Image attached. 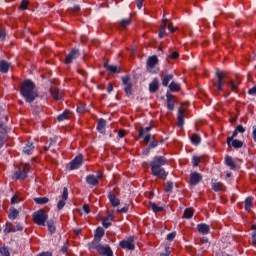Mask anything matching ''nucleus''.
Wrapping results in <instances>:
<instances>
[{
	"label": "nucleus",
	"mask_w": 256,
	"mask_h": 256,
	"mask_svg": "<svg viewBox=\"0 0 256 256\" xmlns=\"http://www.w3.org/2000/svg\"><path fill=\"white\" fill-rule=\"evenodd\" d=\"M94 249L99 253V255H106V256H112L113 250H111V247L109 246H103L101 244H96L94 246Z\"/></svg>",
	"instance_id": "nucleus-8"
},
{
	"label": "nucleus",
	"mask_w": 256,
	"mask_h": 256,
	"mask_svg": "<svg viewBox=\"0 0 256 256\" xmlns=\"http://www.w3.org/2000/svg\"><path fill=\"white\" fill-rule=\"evenodd\" d=\"M65 119H71V112L69 110L64 111L57 117L58 121H65Z\"/></svg>",
	"instance_id": "nucleus-30"
},
{
	"label": "nucleus",
	"mask_w": 256,
	"mask_h": 256,
	"mask_svg": "<svg viewBox=\"0 0 256 256\" xmlns=\"http://www.w3.org/2000/svg\"><path fill=\"white\" fill-rule=\"evenodd\" d=\"M239 133H245V127H243V125H238L233 131L232 136L227 138V145H231V141H233V139H235Z\"/></svg>",
	"instance_id": "nucleus-13"
},
{
	"label": "nucleus",
	"mask_w": 256,
	"mask_h": 256,
	"mask_svg": "<svg viewBox=\"0 0 256 256\" xmlns=\"http://www.w3.org/2000/svg\"><path fill=\"white\" fill-rule=\"evenodd\" d=\"M197 230L198 233H201L202 235H209V231H211V228L207 224H198Z\"/></svg>",
	"instance_id": "nucleus-22"
},
{
	"label": "nucleus",
	"mask_w": 256,
	"mask_h": 256,
	"mask_svg": "<svg viewBox=\"0 0 256 256\" xmlns=\"http://www.w3.org/2000/svg\"><path fill=\"white\" fill-rule=\"evenodd\" d=\"M252 137H253L254 141H256V125L253 126Z\"/></svg>",
	"instance_id": "nucleus-64"
},
{
	"label": "nucleus",
	"mask_w": 256,
	"mask_h": 256,
	"mask_svg": "<svg viewBox=\"0 0 256 256\" xmlns=\"http://www.w3.org/2000/svg\"><path fill=\"white\" fill-rule=\"evenodd\" d=\"M99 179H103V174H99L97 176H95V175H88L86 177V183L88 185H92L93 187H95L96 185H99Z\"/></svg>",
	"instance_id": "nucleus-12"
},
{
	"label": "nucleus",
	"mask_w": 256,
	"mask_h": 256,
	"mask_svg": "<svg viewBox=\"0 0 256 256\" xmlns=\"http://www.w3.org/2000/svg\"><path fill=\"white\" fill-rule=\"evenodd\" d=\"M67 199H69V190L67 189V187L63 188V194L61 196V200L58 201L57 203V209L58 211H61V209H63V207H65L66 205V201Z\"/></svg>",
	"instance_id": "nucleus-9"
},
{
	"label": "nucleus",
	"mask_w": 256,
	"mask_h": 256,
	"mask_svg": "<svg viewBox=\"0 0 256 256\" xmlns=\"http://www.w3.org/2000/svg\"><path fill=\"white\" fill-rule=\"evenodd\" d=\"M153 129L151 126L145 127V128H140L139 130V137H143L145 133H149Z\"/></svg>",
	"instance_id": "nucleus-43"
},
{
	"label": "nucleus",
	"mask_w": 256,
	"mask_h": 256,
	"mask_svg": "<svg viewBox=\"0 0 256 256\" xmlns=\"http://www.w3.org/2000/svg\"><path fill=\"white\" fill-rule=\"evenodd\" d=\"M9 219L15 220L17 217H19V210L15 208H10V213L8 215Z\"/></svg>",
	"instance_id": "nucleus-34"
},
{
	"label": "nucleus",
	"mask_w": 256,
	"mask_h": 256,
	"mask_svg": "<svg viewBox=\"0 0 256 256\" xmlns=\"http://www.w3.org/2000/svg\"><path fill=\"white\" fill-rule=\"evenodd\" d=\"M83 211H85L87 214L91 213V209L89 208V205L84 204L83 205Z\"/></svg>",
	"instance_id": "nucleus-59"
},
{
	"label": "nucleus",
	"mask_w": 256,
	"mask_h": 256,
	"mask_svg": "<svg viewBox=\"0 0 256 256\" xmlns=\"http://www.w3.org/2000/svg\"><path fill=\"white\" fill-rule=\"evenodd\" d=\"M191 143L193 145H199V143H201V136H199L197 134H193L191 137Z\"/></svg>",
	"instance_id": "nucleus-40"
},
{
	"label": "nucleus",
	"mask_w": 256,
	"mask_h": 256,
	"mask_svg": "<svg viewBox=\"0 0 256 256\" xmlns=\"http://www.w3.org/2000/svg\"><path fill=\"white\" fill-rule=\"evenodd\" d=\"M105 127H107V121L105 119L101 118L98 120V125H97V131L99 133H105Z\"/></svg>",
	"instance_id": "nucleus-26"
},
{
	"label": "nucleus",
	"mask_w": 256,
	"mask_h": 256,
	"mask_svg": "<svg viewBox=\"0 0 256 256\" xmlns=\"http://www.w3.org/2000/svg\"><path fill=\"white\" fill-rule=\"evenodd\" d=\"M34 149H35V146H33V143L28 142L23 149V153H25V155H31Z\"/></svg>",
	"instance_id": "nucleus-28"
},
{
	"label": "nucleus",
	"mask_w": 256,
	"mask_h": 256,
	"mask_svg": "<svg viewBox=\"0 0 256 256\" xmlns=\"http://www.w3.org/2000/svg\"><path fill=\"white\" fill-rule=\"evenodd\" d=\"M167 108L169 111H173L175 109V96L173 94L167 93Z\"/></svg>",
	"instance_id": "nucleus-18"
},
{
	"label": "nucleus",
	"mask_w": 256,
	"mask_h": 256,
	"mask_svg": "<svg viewBox=\"0 0 256 256\" xmlns=\"http://www.w3.org/2000/svg\"><path fill=\"white\" fill-rule=\"evenodd\" d=\"M118 137H119L120 139H123V137H125V130H119V131H118Z\"/></svg>",
	"instance_id": "nucleus-61"
},
{
	"label": "nucleus",
	"mask_w": 256,
	"mask_h": 256,
	"mask_svg": "<svg viewBox=\"0 0 256 256\" xmlns=\"http://www.w3.org/2000/svg\"><path fill=\"white\" fill-rule=\"evenodd\" d=\"M104 67L108 73H121V67H117L115 65H109L107 63H104Z\"/></svg>",
	"instance_id": "nucleus-23"
},
{
	"label": "nucleus",
	"mask_w": 256,
	"mask_h": 256,
	"mask_svg": "<svg viewBox=\"0 0 256 256\" xmlns=\"http://www.w3.org/2000/svg\"><path fill=\"white\" fill-rule=\"evenodd\" d=\"M131 25V18L123 19L119 22V29H125Z\"/></svg>",
	"instance_id": "nucleus-32"
},
{
	"label": "nucleus",
	"mask_w": 256,
	"mask_h": 256,
	"mask_svg": "<svg viewBox=\"0 0 256 256\" xmlns=\"http://www.w3.org/2000/svg\"><path fill=\"white\" fill-rule=\"evenodd\" d=\"M108 199H109L112 207H119V205H121V200H119L113 192H109Z\"/></svg>",
	"instance_id": "nucleus-19"
},
{
	"label": "nucleus",
	"mask_w": 256,
	"mask_h": 256,
	"mask_svg": "<svg viewBox=\"0 0 256 256\" xmlns=\"http://www.w3.org/2000/svg\"><path fill=\"white\" fill-rule=\"evenodd\" d=\"M149 206H150V209H152V211L154 213H161V211H163V207L157 206V204H155V202H149Z\"/></svg>",
	"instance_id": "nucleus-33"
},
{
	"label": "nucleus",
	"mask_w": 256,
	"mask_h": 256,
	"mask_svg": "<svg viewBox=\"0 0 256 256\" xmlns=\"http://www.w3.org/2000/svg\"><path fill=\"white\" fill-rule=\"evenodd\" d=\"M193 217V209L187 208L184 210L183 219H191Z\"/></svg>",
	"instance_id": "nucleus-37"
},
{
	"label": "nucleus",
	"mask_w": 256,
	"mask_h": 256,
	"mask_svg": "<svg viewBox=\"0 0 256 256\" xmlns=\"http://www.w3.org/2000/svg\"><path fill=\"white\" fill-rule=\"evenodd\" d=\"M50 93L53 99H56L57 101L63 99V92H61V90H59L58 88H50Z\"/></svg>",
	"instance_id": "nucleus-20"
},
{
	"label": "nucleus",
	"mask_w": 256,
	"mask_h": 256,
	"mask_svg": "<svg viewBox=\"0 0 256 256\" xmlns=\"http://www.w3.org/2000/svg\"><path fill=\"white\" fill-rule=\"evenodd\" d=\"M37 256H53V253H51V252H42V253L38 254Z\"/></svg>",
	"instance_id": "nucleus-62"
},
{
	"label": "nucleus",
	"mask_w": 256,
	"mask_h": 256,
	"mask_svg": "<svg viewBox=\"0 0 256 256\" xmlns=\"http://www.w3.org/2000/svg\"><path fill=\"white\" fill-rule=\"evenodd\" d=\"M105 235V230L101 227H98L96 229V233L94 235V242L93 245H98V243L101 242V239H103V236Z\"/></svg>",
	"instance_id": "nucleus-15"
},
{
	"label": "nucleus",
	"mask_w": 256,
	"mask_h": 256,
	"mask_svg": "<svg viewBox=\"0 0 256 256\" xmlns=\"http://www.w3.org/2000/svg\"><path fill=\"white\" fill-rule=\"evenodd\" d=\"M129 211V205L126 204L123 208L118 210V213H127Z\"/></svg>",
	"instance_id": "nucleus-54"
},
{
	"label": "nucleus",
	"mask_w": 256,
	"mask_h": 256,
	"mask_svg": "<svg viewBox=\"0 0 256 256\" xmlns=\"http://www.w3.org/2000/svg\"><path fill=\"white\" fill-rule=\"evenodd\" d=\"M171 248H169V247H166L165 248V253H161L160 254V256H169V255H171V250H170Z\"/></svg>",
	"instance_id": "nucleus-56"
},
{
	"label": "nucleus",
	"mask_w": 256,
	"mask_h": 256,
	"mask_svg": "<svg viewBox=\"0 0 256 256\" xmlns=\"http://www.w3.org/2000/svg\"><path fill=\"white\" fill-rule=\"evenodd\" d=\"M35 203L37 205H45L46 203H49V198L47 197H39V198H34Z\"/></svg>",
	"instance_id": "nucleus-36"
},
{
	"label": "nucleus",
	"mask_w": 256,
	"mask_h": 256,
	"mask_svg": "<svg viewBox=\"0 0 256 256\" xmlns=\"http://www.w3.org/2000/svg\"><path fill=\"white\" fill-rule=\"evenodd\" d=\"M165 191L166 193H171L173 191V182L171 181L167 182Z\"/></svg>",
	"instance_id": "nucleus-47"
},
{
	"label": "nucleus",
	"mask_w": 256,
	"mask_h": 256,
	"mask_svg": "<svg viewBox=\"0 0 256 256\" xmlns=\"http://www.w3.org/2000/svg\"><path fill=\"white\" fill-rule=\"evenodd\" d=\"M157 63H159V59L157 56H151L147 59V71L149 73L157 74L159 73V68H157Z\"/></svg>",
	"instance_id": "nucleus-5"
},
{
	"label": "nucleus",
	"mask_w": 256,
	"mask_h": 256,
	"mask_svg": "<svg viewBox=\"0 0 256 256\" xmlns=\"http://www.w3.org/2000/svg\"><path fill=\"white\" fill-rule=\"evenodd\" d=\"M159 90V80L155 78L152 83L149 85V91L150 93H157Z\"/></svg>",
	"instance_id": "nucleus-25"
},
{
	"label": "nucleus",
	"mask_w": 256,
	"mask_h": 256,
	"mask_svg": "<svg viewBox=\"0 0 256 256\" xmlns=\"http://www.w3.org/2000/svg\"><path fill=\"white\" fill-rule=\"evenodd\" d=\"M200 163H201V158L200 157L194 156L192 158L193 167H198Z\"/></svg>",
	"instance_id": "nucleus-46"
},
{
	"label": "nucleus",
	"mask_w": 256,
	"mask_h": 256,
	"mask_svg": "<svg viewBox=\"0 0 256 256\" xmlns=\"http://www.w3.org/2000/svg\"><path fill=\"white\" fill-rule=\"evenodd\" d=\"M80 55H81V53L79 52V49L73 48L70 51V53H68L66 56V59H65L66 65L73 63L74 59H77V57H79Z\"/></svg>",
	"instance_id": "nucleus-10"
},
{
	"label": "nucleus",
	"mask_w": 256,
	"mask_h": 256,
	"mask_svg": "<svg viewBox=\"0 0 256 256\" xmlns=\"http://www.w3.org/2000/svg\"><path fill=\"white\" fill-rule=\"evenodd\" d=\"M136 5H137L138 9H142L143 8V0H137Z\"/></svg>",
	"instance_id": "nucleus-60"
},
{
	"label": "nucleus",
	"mask_w": 256,
	"mask_h": 256,
	"mask_svg": "<svg viewBox=\"0 0 256 256\" xmlns=\"http://www.w3.org/2000/svg\"><path fill=\"white\" fill-rule=\"evenodd\" d=\"M248 95H256V86L248 90Z\"/></svg>",
	"instance_id": "nucleus-58"
},
{
	"label": "nucleus",
	"mask_w": 256,
	"mask_h": 256,
	"mask_svg": "<svg viewBox=\"0 0 256 256\" xmlns=\"http://www.w3.org/2000/svg\"><path fill=\"white\" fill-rule=\"evenodd\" d=\"M19 202V197L17 195H14L12 198H11V204L12 205H15V203H18Z\"/></svg>",
	"instance_id": "nucleus-57"
},
{
	"label": "nucleus",
	"mask_w": 256,
	"mask_h": 256,
	"mask_svg": "<svg viewBox=\"0 0 256 256\" xmlns=\"http://www.w3.org/2000/svg\"><path fill=\"white\" fill-rule=\"evenodd\" d=\"M5 145V129L0 126V149Z\"/></svg>",
	"instance_id": "nucleus-38"
},
{
	"label": "nucleus",
	"mask_w": 256,
	"mask_h": 256,
	"mask_svg": "<svg viewBox=\"0 0 256 256\" xmlns=\"http://www.w3.org/2000/svg\"><path fill=\"white\" fill-rule=\"evenodd\" d=\"M20 93L24 97L26 103H33L39 97L37 87L31 80H25L20 87Z\"/></svg>",
	"instance_id": "nucleus-1"
},
{
	"label": "nucleus",
	"mask_w": 256,
	"mask_h": 256,
	"mask_svg": "<svg viewBox=\"0 0 256 256\" xmlns=\"http://www.w3.org/2000/svg\"><path fill=\"white\" fill-rule=\"evenodd\" d=\"M225 163L228 167H230V169H237V165H235V162L231 156L225 157Z\"/></svg>",
	"instance_id": "nucleus-31"
},
{
	"label": "nucleus",
	"mask_w": 256,
	"mask_h": 256,
	"mask_svg": "<svg viewBox=\"0 0 256 256\" xmlns=\"http://www.w3.org/2000/svg\"><path fill=\"white\" fill-rule=\"evenodd\" d=\"M12 228H14V233L16 231H23V226H21L19 223H15L14 225H11Z\"/></svg>",
	"instance_id": "nucleus-49"
},
{
	"label": "nucleus",
	"mask_w": 256,
	"mask_h": 256,
	"mask_svg": "<svg viewBox=\"0 0 256 256\" xmlns=\"http://www.w3.org/2000/svg\"><path fill=\"white\" fill-rule=\"evenodd\" d=\"M5 31H3V30H0V40L1 41H5Z\"/></svg>",
	"instance_id": "nucleus-63"
},
{
	"label": "nucleus",
	"mask_w": 256,
	"mask_h": 256,
	"mask_svg": "<svg viewBox=\"0 0 256 256\" xmlns=\"http://www.w3.org/2000/svg\"><path fill=\"white\" fill-rule=\"evenodd\" d=\"M185 125V110L183 106L178 109V116H177V126L181 127Z\"/></svg>",
	"instance_id": "nucleus-16"
},
{
	"label": "nucleus",
	"mask_w": 256,
	"mask_h": 256,
	"mask_svg": "<svg viewBox=\"0 0 256 256\" xmlns=\"http://www.w3.org/2000/svg\"><path fill=\"white\" fill-rule=\"evenodd\" d=\"M0 255L1 256H11V253L9 252V249L5 246L0 247Z\"/></svg>",
	"instance_id": "nucleus-44"
},
{
	"label": "nucleus",
	"mask_w": 256,
	"mask_h": 256,
	"mask_svg": "<svg viewBox=\"0 0 256 256\" xmlns=\"http://www.w3.org/2000/svg\"><path fill=\"white\" fill-rule=\"evenodd\" d=\"M177 237V232H172L167 235V241H173Z\"/></svg>",
	"instance_id": "nucleus-51"
},
{
	"label": "nucleus",
	"mask_w": 256,
	"mask_h": 256,
	"mask_svg": "<svg viewBox=\"0 0 256 256\" xmlns=\"http://www.w3.org/2000/svg\"><path fill=\"white\" fill-rule=\"evenodd\" d=\"M119 245L122 249H126L127 251H133L135 250V238H133V236H130L128 239L122 240Z\"/></svg>",
	"instance_id": "nucleus-6"
},
{
	"label": "nucleus",
	"mask_w": 256,
	"mask_h": 256,
	"mask_svg": "<svg viewBox=\"0 0 256 256\" xmlns=\"http://www.w3.org/2000/svg\"><path fill=\"white\" fill-rule=\"evenodd\" d=\"M252 229H253L252 243H253V245H256V225H253Z\"/></svg>",
	"instance_id": "nucleus-48"
},
{
	"label": "nucleus",
	"mask_w": 256,
	"mask_h": 256,
	"mask_svg": "<svg viewBox=\"0 0 256 256\" xmlns=\"http://www.w3.org/2000/svg\"><path fill=\"white\" fill-rule=\"evenodd\" d=\"M212 189H213V191H221V190H223V183H221V182H213L212 183Z\"/></svg>",
	"instance_id": "nucleus-41"
},
{
	"label": "nucleus",
	"mask_w": 256,
	"mask_h": 256,
	"mask_svg": "<svg viewBox=\"0 0 256 256\" xmlns=\"http://www.w3.org/2000/svg\"><path fill=\"white\" fill-rule=\"evenodd\" d=\"M179 57V52H172L168 55V59H177Z\"/></svg>",
	"instance_id": "nucleus-52"
},
{
	"label": "nucleus",
	"mask_w": 256,
	"mask_h": 256,
	"mask_svg": "<svg viewBox=\"0 0 256 256\" xmlns=\"http://www.w3.org/2000/svg\"><path fill=\"white\" fill-rule=\"evenodd\" d=\"M228 147H233L234 149H241V147H243V141L237 139L234 140L233 138Z\"/></svg>",
	"instance_id": "nucleus-27"
},
{
	"label": "nucleus",
	"mask_w": 256,
	"mask_h": 256,
	"mask_svg": "<svg viewBox=\"0 0 256 256\" xmlns=\"http://www.w3.org/2000/svg\"><path fill=\"white\" fill-rule=\"evenodd\" d=\"M216 79L213 80V85L216 87L217 91H223V85H225V72L217 70Z\"/></svg>",
	"instance_id": "nucleus-3"
},
{
	"label": "nucleus",
	"mask_w": 256,
	"mask_h": 256,
	"mask_svg": "<svg viewBox=\"0 0 256 256\" xmlns=\"http://www.w3.org/2000/svg\"><path fill=\"white\" fill-rule=\"evenodd\" d=\"M49 219V216L47 213H45L44 210H38L33 213V221L36 223V225H42L45 226V222Z\"/></svg>",
	"instance_id": "nucleus-4"
},
{
	"label": "nucleus",
	"mask_w": 256,
	"mask_h": 256,
	"mask_svg": "<svg viewBox=\"0 0 256 256\" xmlns=\"http://www.w3.org/2000/svg\"><path fill=\"white\" fill-rule=\"evenodd\" d=\"M83 163V155L79 154L70 162V169L74 171L75 169H79Z\"/></svg>",
	"instance_id": "nucleus-11"
},
{
	"label": "nucleus",
	"mask_w": 256,
	"mask_h": 256,
	"mask_svg": "<svg viewBox=\"0 0 256 256\" xmlns=\"http://www.w3.org/2000/svg\"><path fill=\"white\" fill-rule=\"evenodd\" d=\"M50 143L49 146H44V151H49V149H51V147H53V145H57V138H50Z\"/></svg>",
	"instance_id": "nucleus-42"
},
{
	"label": "nucleus",
	"mask_w": 256,
	"mask_h": 256,
	"mask_svg": "<svg viewBox=\"0 0 256 256\" xmlns=\"http://www.w3.org/2000/svg\"><path fill=\"white\" fill-rule=\"evenodd\" d=\"M47 226H48V231H50V233H55L56 228H55V224L53 223V221H48Z\"/></svg>",
	"instance_id": "nucleus-45"
},
{
	"label": "nucleus",
	"mask_w": 256,
	"mask_h": 256,
	"mask_svg": "<svg viewBox=\"0 0 256 256\" xmlns=\"http://www.w3.org/2000/svg\"><path fill=\"white\" fill-rule=\"evenodd\" d=\"M203 181V176L198 172H192L190 174V185H197Z\"/></svg>",
	"instance_id": "nucleus-14"
},
{
	"label": "nucleus",
	"mask_w": 256,
	"mask_h": 256,
	"mask_svg": "<svg viewBox=\"0 0 256 256\" xmlns=\"http://www.w3.org/2000/svg\"><path fill=\"white\" fill-rule=\"evenodd\" d=\"M4 233L7 235L9 233H15V230L13 228V226L9 227V228H5L4 229Z\"/></svg>",
	"instance_id": "nucleus-55"
},
{
	"label": "nucleus",
	"mask_w": 256,
	"mask_h": 256,
	"mask_svg": "<svg viewBox=\"0 0 256 256\" xmlns=\"http://www.w3.org/2000/svg\"><path fill=\"white\" fill-rule=\"evenodd\" d=\"M102 225H103V227H105V229H108V227H111V222H109V220H107V218H103Z\"/></svg>",
	"instance_id": "nucleus-50"
},
{
	"label": "nucleus",
	"mask_w": 256,
	"mask_h": 256,
	"mask_svg": "<svg viewBox=\"0 0 256 256\" xmlns=\"http://www.w3.org/2000/svg\"><path fill=\"white\" fill-rule=\"evenodd\" d=\"M167 18H165V16H163L162 19V23L160 26V30H159V37L160 39H163V37H165V35H167V32H165V29L167 28Z\"/></svg>",
	"instance_id": "nucleus-21"
},
{
	"label": "nucleus",
	"mask_w": 256,
	"mask_h": 256,
	"mask_svg": "<svg viewBox=\"0 0 256 256\" xmlns=\"http://www.w3.org/2000/svg\"><path fill=\"white\" fill-rule=\"evenodd\" d=\"M121 79L126 95H133V83H131V78L129 76H124Z\"/></svg>",
	"instance_id": "nucleus-7"
},
{
	"label": "nucleus",
	"mask_w": 256,
	"mask_h": 256,
	"mask_svg": "<svg viewBox=\"0 0 256 256\" xmlns=\"http://www.w3.org/2000/svg\"><path fill=\"white\" fill-rule=\"evenodd\" d=\"M171 80H173V74H165L162 79L163 87H169V83Z\"/></svg>",
	"instance_id": "nucleus-29"
},
{
	"label": "nucleus",
	"mask_w": 256,
	"mask_h": 256,
	"mask_svg": "<svg viewBox=\"0 0 256 256\" xmlns=\"http://www.w3.org/2000/svg\"><path fill=\"white\" fill-rule=\"evenodd\" d=\"M9 67H11V63L5 60L0 61V73H9Z\"/></svg>",
	"instance_id": "nucleus-24"
},
{
	"label": "nucleus",
	"mask_w": 256,
	"mask_h": 256,
	"mask_svg": "<svg viewBox=\"0 0 256 256\" xmlns=\"http://www.w3.org/2000/svg\"><path fill=\"white\" fill-rule=\"evenodd\" d=\"M253 207V197H247L245 200V211H251Z\"/></svg>",
	"instance_id": "nucleus-35"
},
{
	"label": "nucleus",
	"mask_w": 256,
	"mask_h": 256,
	"mask_svg": "<svg viewBox=\"0 0 256 256\" xmlns=\"http://www.w3.org/2000/svg\"><path fill=\"white\" fill-rule=\"evenodd\" d=\"M169 89L172 92H177V91H181V86L175 82H171L169 85Z\"/></svg>",
	"instance_id": "nucleus-39"
},
{
	"label": "nucleus",
	"mask_w": 256,
	"mask_h": 256,
	"mask_svg": "<svg viewBox=\"0 0 256 256\" xmlns=\"http://www.w3.org/2000/svg\"><path fill=\"white\" fill-rule=\"evenodd\" d=\"M29 165L24 166L23 171L19 170L15 172L14 176L16 179H27V173L29 171Z\"/></svg>",
	"instance_id": "nucleus-17"
},
{
	"label": "nucleus",
	"mask_w": 256,
	"mask_h": 256,
	"mask_svg": "<svg viewBox=\"0 0 256 256\" xmlns=\"http://www.w3.org/2000/svg\"><path fill=\"white\" fill-rule=\"evenodd\" d=\"M29 5V1L27 0H22L20 4V9H27V6Z\"/></svg>",
	"instance_id": "nucleus-53"
},
{
	"label": "nucleus",
	"mask_w": 256,
	"mask_h": 256,
	"mask_svg": "<svg viewBox=\"0 0 256 256\" xmlns=\"http://www.w3.org/2000/svg\"><path fill=\"white\" fill-rule=\"evenodd\" d=\"M167 164V158L163 156H156L154 159L149 163L151 167V173L154 177H159L160 179H167V172L163 165Z\"/></svg>",
	"instance_id": "nucleus-2"
}]
</instances>
